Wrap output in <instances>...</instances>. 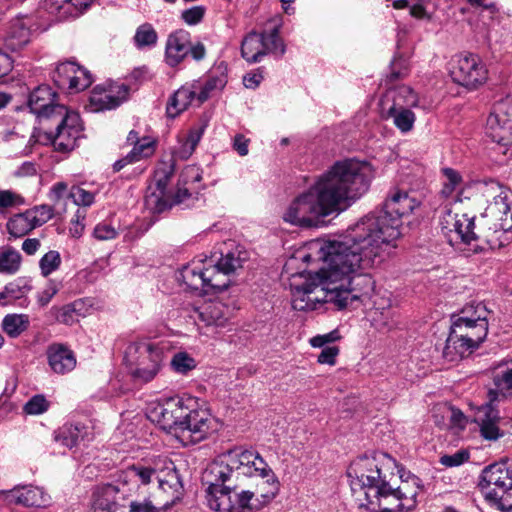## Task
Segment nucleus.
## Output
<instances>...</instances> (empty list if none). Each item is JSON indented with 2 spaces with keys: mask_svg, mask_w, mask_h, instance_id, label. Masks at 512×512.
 Returning a JSON list of instances; mask_svg holds the SVG:
<instances>
[{
  "mask_svg": "<svg viewBox=\"0 0 512 512\" xmlns=\"http://www.w3.org/2000/svg\"><path fill=\"white\" fill-rule=\"evenodd\" d=\"M400 235L399 226H349L341 241L316 239L297 250L283 266L293 309L311 311L332 303L341 310L355 300L370 298L375 281L370 274L356 271Z\"/></svg>",
  "mask_w": 512,
  "mask_h": 512,
  "instance_id": "f257e3e1",
  "label": "nucleus"
},
{
  "mask_svg": "<svg viewBox=\"0 0 512 512\" xmlns=\"http://www.w3.org/2000/svg\"><path fill=\"white\" fill-rule=\"evenodd\" d=\"M442 173L445 176L446 181L444 182L441 190V195L445 198H449L461 183L462 178L460 174L452 168H444Z\"/></svg>",
  "mask_w": 512,
  "mask_h": 512,
  "instance_id": "864d4df0",
  "label": "nucleus"
},
{
  "mask_svg": "<svg viewBox=\"0 0 512 512\" xmlns=\"http://www.w3.org/2000/svg\"><path fill=\"white\" fill-rule=\"evenodd\" d=\"M129 88L125 84H112L108 88L96 86L89 97V109L92 112L111 110L127 99Z\"/></svg>",
  "mask_w": 512,
  "mask_h": 512,
  "instance_id": "6ab92c4d",
  "label": "nucleus"
},
{
  "mask_svg": "<svg viewBox=\"0 0 512 512\" xmlns=\"http://www.w3.org/2000/svg\"><path fill=\"white\" fill-rule=\"evenodd\" d=\"M148 418L161 429L175 435L189 434L191 442L205 439L212 430L213 417L207 409L199 408L193 397H170L152 406Z\"/></svg>",
  "mask_w": 512,
  "mask_h": 512,
  "instance_id": "20e7f679",
  "label": "nucleus"
},
{
  "mask_svg": "<svg viewBox=\"0 0 512 512\" xmlns=\"http://www.w3.org/2000/svg\"><path fill=\"white\" fill-rule=\"evenodd\" d=\"M68 197L72 199L75 205L83 207L91 206L95 201V194L81 186H72Z\"/></svg>",
  "mask_w": 512,
  "mask_h": 512,
  "instance_id": "603ef678",
  "label": "nucleus"
},
{
  "mask_svg": "<svg viewBox=\"0 0 512 512\" xmlns=\"http://www.w3.org/2000/svg\"><path fill=\"white\" fill-rule=\"evenodd\" d=\"M202 170L195 165L186 166L179 177L177 190L173 194L174 203H183L190 198L193 193H198L201 189Z\"/></svg>",
  "mask_w": 512,
  "mask_h": 512,
  "instance_id": "b1692460",
  "label": "nucleus"
},
{
  "mask_svg": "<svg viewBox=\"0 0 512 512\" xmlns=\"http://www.w3.org/2000/svg\"><path fill=\"white\" fill-rule=\"evenodd\" d=\"M340 334L338 330H333L327 334L317 335L310 340V344L313 347H323L328 343L335 342L340 339Z\"/></svg>",
  "mask_w": 512,
  "mask_h": 512,
  "instance_id": "0e129e2a",
  "label": "nucleus"
},
{
  "mask_svg": "<svg viewBox=\"0 0 512 512\" xmlns=\"http://www.w3.org/2000/svg\"><path fill=\"white\" fill-rule=\"evenodd\" d=\"M249 259V253L241 246L231 245L225 251H221V257L214 265L205 267V288L208 293L222 292L230 285L229 275L242 268Z\"/></svg>",
  "mask_w": 512,
  "mask_h": 512,
  "instance_id": "9d476101",
  "label": "nucleus"
},
{
  "mask_svg": "<svg viewBox=\"0 0 512 512\" xmlns=\"http://www.w3.org/2000/svg\"><path fill=\"white\" fill-rule=\"evenodd\" d=\"M477 345L478 341L473 340L464 330L451 326L442 356L448 362H455L471 354Z\"/></svg>",
  "mask_w": 512,
  "mask_h": 512,
  "instance_id": "aec40b11",
  "label": "nucleus"
},
{
  "mask_svg": "<svg viewBox=\"0 0 512 512\" xmlns=\"http://www.w3.org/2000/svg\"><path fill=\"white\" fill-rule=\"evenodd\" d=\"M77 303H69L63 306H53L48 312V317L54 321L65 325H71L77 321Z\"/></svg>",
  "mask_w": 512,
  "mask_h": 512,
  "instance_id": "4c0bfd02",
  "label": "nucleus"
},
{
  "mask_svg": "<svg viewBox=\"0 0 512 512\" xmlns=\"http://www.w3.org/2000/svg\"><path fill=\"white\" fill-rule=\"evenodd\" d=\"M190 34L185 30H177L170 34L166 42V63L175 67L189 54Z\"/></svg>",
  "mask_w": 512,
  "mask_h": 512,
  "instance_id": "393cba45",
  "label": "nucleus"
},
{
  "mask_svg": "<svg viewBox=\"0 0 512 512\" xmlns=\"http://www.w3.org/2000/svg\"><path fill=\"white\" fill-rule=\"evenodd\" d=\"M203 132L204 126L194 127L190 130L186 141L182 145V150L179 152L182 158H188L193 153L203 136Z\"/></svg>",
  "mask_w": 512,
  "mask_h": 512,
  "instance_id": "3c124183",
  "label": "nucleus"
},
{
  "mask_svg": "<svg viewBox=\"0 0 512 512\" xmlns=\"http://www.w3.org/2000/svg\"><path fill=\"white\" fill-rule=\"evenodd\" d=\"M486 129L491 131L495 141L504 139V135L495 133L512 129V98L506 97L494 104L487 118Z\"/></svg>",
  "mask_w": 512,
  "mask_h": 512,
  "instance_id": "4be33fe9",
  "label": "nucleus"
},
{
  "mask_svg": "<svg viewBox=\"0 0 512 512\" xmlns=\"http://www.w3.org/2000/svg\"><path fill=\"white\" fill-rule=\"evenodd\" d=\"M258 475L263 480L262 484L269 486L267 493L261 494L264 502H270L277 494L279 483L272 469L265 460L254 451H228L212 461L205 469V479L210 485L216 481H235L241 476Z\"/></svg>",
  "mask_w": 512,
  "mask_h": 512,
  "instance_id": "39448f33",
  "label": "nucleus"
},
{
  "mask_svg": "<svg viewBox=\"0 0 512 512\" xmlns=\"http://www.w3.org/2000/svg\"><path fill=\"white\" fill-rule=\"evenodd\" d=\"M88 436V427L81 424H64L55 432V441L67 448L77 446Z\"/></svg>",
  "mask_w": 512,
  "mask_h": 512,
  "instance_id": "c756f323",
  "label": "nucleus"
},
{
  "mask_svg": "<svg viewBox=\"0 0 512 512\" xmlns=\"http://www.w3.org/2000/svg\"><path fill=\"white\" fill-rule=\"evenodd\" d=\"M158 36L151 24L140 25L134 35V43L138 48L151 47L157 42Z\"/></svg>",
  "mask_w": 512,
  "mask_h": 512,
  "instance_id": "37998d69",
  "label": "nucleus"
},
{
  "mask_svg": "<svg viewBox=\"0 0 512 512\" xmlns=\"http://www.w3.org/2000/svg\"><path fill=\"white\" fill-rule=\"evenodd\" d=\"M373 176L367 161L338 160L291 201L283 220L289 224H318L325 217L337 216L368 191Z\"/></svg>",
  "mask_w": 512,
  "mask_h": 512,
  "instance_id": "f03ea898",
  "label": "nucleus"
},
{
  "mask_svg": "<svg viewBox=\"0 0 512 512\" xmlns=\"http://www.w3.org/2000/svg\"><path fill=\"white\" fill-rule=\"evenodd\" d=\"M127 473L130 477L136 478L141 484H149L152 478L156 479L158 474L154 468L141 464L130 466Z\"/></svg>",
  "mask_w": 512,
  "mask_h": 512,
  "instance_id": "8fccbe9b",
  "label": "nucleus"
},
{
  "mask_svg": "<svg viewBox=\"0 0 512 512\" xmlns=\"http://www.w3.org/2000/svg\"><path fill=\"white\" fill-rule=\"evenodd\" d=\"M21 254L13 249L8 248L0 253V273L13 275L18 272L21 266Z\"/></svg>",
  "mask_w": 512,
  "mask_h": 512,
  "instance_id": "58836bf2",
  "label": "nucleus"
},
{
  "mask_svg": "<svg viewBox=\"0 0 512 512\" xmlns=\"http://www.w3.org/2000/svg\"><path fill=\"white\" fill-rule=\"evenodd\" d=\"M227 84V76L223 71L211 72L204 84H194L197 88L198 105L204 103L212 92L222 90Z\"/></svg>",
  "mask_w": 512,
  "mask_h": 512,
  "instance_id": "f704fd0d",
  "label": "nucleus"
},
{
  "mask_svg": "<svg viewBox=\"0 0 512 512\" xmlns=\"http://www.w3.org/2000/svg\"><path fill=\"white\" fill-rule=\"evenodd\" d=\"M29 324V317L26 314H7L1 326L9 337L17 338L28 329Z\"/></svg>",
  "mask_w": 512,
  "mask_h": 512,
  "instance_id": "c9c22d12",
  "label": "nucleus"
},
{
  "mask_svg": "<svg viewBox=\"0 0 512 512\" xmlns=\"http://www.w3.org/2000/svg\"><path fill=\"white\" fill-rule=\"evenodd\" d=\"M119 493V488L113 484H105L98 487L93 493V507L95 510L103 512L118 511L116 496Z\"/></svg>",
  "mask_w": 512,
  "mask_h": 512,
  "instance_id": "473e14b6",
  "label": "nucleus"
},
{
  "mask_svg": "<svg viewBox=\"0 0 512 512\" xmlns=\"http://www.w3.org/2000/svg\"><path fill=\"white\" fill-rule=\"evenodd\" d=\"M36 26L32 16H17L12 18L5 27L2 41L4 46L11 51L24 48L31 40V35Z\"/></svg>",
  "mask_w": 512,
  "mask_h": 512,
  "instance_id": "f3484780",
  "label": "nucleus"
},
{
  "mask_svg": "<svg viewBox=\"0 0 512 512\" xmlns=\"http://www.w3.org/2000/svg\"><path fill=\"white\" fill-rule=\"evenodd\" d=\"M469 459L467 450H458L452 455H443L440 457L439 462L446 467H457Z\"/></svg>",
  "mask_w": 512,
  "mask_h": 512,
  "instance_id": "680f3d73",
  "label": "nucleus"
},
{
  "mask_svg": "<svg viewBox=\"0 0 512 512\" xmlns=\"http://www.w3.org/2000/svg\"><path fill=\"white\" fill-rule=\"evenodd\" d=\"M484 374L492 380L494 388H489L487 400L500 403L512 397V359H502L485 369Z\"/></svg>",
  "mask_w": 512,
  "mask_h": 512,
  "instance_id": "4468645a",
  "label": "nucleus"
},
{
  "mask_svg": "<svg viewBox=\"0 0 512 512\" xmlns=\"http://www.w3.org/2000/svg\"><path fill=\"white\" fill-rule=\"evenodd\" d=\"M419 203L406 192L396 191L389 196L381 207L375 208L366 217L369 224H389L395 221H405L413 213Z\"/></svg>",
  "mask_w": 512,
  "mask_h": 512,
  "instance_id": "9b49d317",
  "label": "nucleus"
},
{
  "mask_svg": "<svg viewBox=\"0 0 512 512\" xmlns=\"http://www.w3.org/2000/svg\"><path fill=\"white\" fill-rule=\"evenodd\" d=\"M32 290L30 281L26 278L19 277L14 281L5 285L0 292V305L7 306L12 301L22 299Z\"/></svg>",
  "mask_w": 512,
  "mask_h": 512,
  "instance_id": "72a5a7b5",
  "label": "nucleus"
},
{
  "mask_svg": "<svg viewBox=\"0 0 512 512\" xmlns=\"http://www.w3.org/2000/svg\"><path fill=\"white\" fill-rule=\"evenodd\" d=\"M197 100V88L195 85H185L175 91L169 98L166 106V114L169 118H176Z\"/></svg>",
  "mask_w": 512,
  "mask_h": 512,
  "instance_id": "cd10ccee",
  "label": "nucleus"
},
{
  "mask_svg": "<svg viewBox=\"0 0 512 512\" xmlns=\"http://www.w3.org/2000/svg\"><path fill=\"white\" fill-rule=\"evenodd\" d=\"M11 497L16 504L26 507H42L48 502V498L42 489L33 486H24L20 489L10 491Z\"/></svg>",
  "mask_w": 512,
  "mask_h": 512,
  "instance_id": "2f4dec72",
  "label": "nucleus"
},
{
  "mask_svg": "<svg viewBox=\"0 0 512 512\" xmlns=\"http://www.w3.org/2000/svg\"><path fill=\"white\" fill-rule=\"evenodd\" d=\"M174 174L173 162H161L153 177L156 190L146 195V204L157 213L176 205L173 202V195L167 193V186Z\"/></svg>",
  "mask_w": 512,
  "mask_h": 512,
  "instance_id": "2eb2a0df",
  "label": "nucleus"
},
{
  "mask_svg": "<svg viewBox=\"0 0 512 512\" xmlns=\"http://www.w3.org/2000/svg\"><path fill=\"white\" fill-rule=\"evenodd\" d=\"M239 478L235 481L219 480L215 485L205 479L202 474V483L206 486V500L208 506L214 511L228 512H254L261 509L268 502L255 498V493L249 490L239 491Z\"/></svg>",
  "mask_w": 512,
  "mask_h": 512,
  "instance_id": "423d86ee",
  "label": "nucleus"
},
{
  "mask_svg": "<svg viewBox=\"0 0 512 512\" xmlns=\"http://www.w3.org/2000/svg\"><path fill=\"white\" fill-rule=\"evenodd\" d=\"M47 359L50 368L57 374H65L76 366V358L72 350L61 343H53L48 346Z\"/></svg>",
  "mask_w": 512,
  "mask_h": 512,
  "instance_id": "a878e982",
  "label": "nucleus"
},
{
  "mask_svg": "<svg viewBox=\"0 0 512 512\" xmlns=\"http://www.w3.org/2000/svg\"><path fill=\"white\" fill-rule=\"evenodd\" d=\"M56 93L47 85H40L29 95L28 107L30 111L40 118L42 125H48L50 119L56 116L57 108H66L64 105L54 103Z\"/></svg>",
  "mask_w": 512,
  "mask_h": 512,
  "instance_id": "a211bd4d",
  "label": "nucleus"
},
{
  "mask_svg": "<svg viewBox=\"0 0 512 512\" xmlns=\"http://www.w3.org/2000/svg\"><path fill=\"white\" fill-rule=\"evenodd\" d=\"M59 291V286L56 281L50 279L46 285V287L38 293L37 302L41 307H45L49 304L52 298Z\"/></svg>",
  "mask_w": 512,
  "mask_h": 512,
  "instance_id": "052dcab7",
  "label": "nucleus"
},
{
  "mask_svg": "<svg viewBox=\"0 0 512 512\" xmlns=\"http://www.w3.org/2000/svg\"><path fill=\"white\" fill-rule=\"evenodd\" d=\"M93 0H46L47 9L51 13H59L63 10L64 13H71L70 6L78 10L86 9Z\"/></svg>",
  "mask_w": 512,
  "mask_h": 512,
  "instance_id": "c03bdc74",
  "label": "nucleus"
},
{
  "mask_svg": "<svg viewBox=\"0 0 512 512\" xmlns=\"http://www.w3.org/2000/svg\"><path fill=\"white\" fill-rule=\"evenodd\" d=\"M486 244L490 249L501 248L512 241V226L489 227L486 232Z\"/></svg>",
  "mask_w": 512,
  "mask_h": 512,
  "instance_id": "e433bc0d",
  "label": "nucleus"
},
{
  "mask_svg": "<svg viewBox=\"0 0 512 512\" xmlns=\"http://www.w3.org/2000/svg\"><path fill=\"white\" fill-rule=\"evenodd\" d=\"M24 199L11 190L0 189V214H4L9 208L23 204Z\"/></svg>",
  "mask_w": 512,
  "mask_h": 512,
  "instance_id": "bf43d9fd",
  "label": "nucleus"
},
{
  "mask_svg": "<svg viewBox=\"0 0 512 512\" xmlns=\"http://www.w3.org/2000/svg\"><path fill=\"white\" fill-rule=\"evenodd\" d=\"M205 267L195 269L189 266L184 267L182 270V278L185 284L193 290H203L205 288Z\"/></svg>",
  "mask_w": 512,
  "mask_h": 512,
  "instance_id": "a18cd8bd",
  "label": "nucleus"
},
{
  "mask_svg": "<svg viewBox=\"0 0 512 512\" xmlns=\"http://www.w3.org/2000/svg\"><path fill=\"white\" fill-rule=\"evenodd\" d=\"M154 151V142L149 137H144L140 142L133 145V149L128 153L134 162L142 158L149 157Z\"/></svg>",
  "mask_w": 512,
  "mask_h": 512,
  "instance_id": "6e6d98bb",
  "label": "nucleus"
},
{
  "mask_svg": "<svg viewBox=\"0 0 512 512\" xmlns=\"http://www.w3.org/2000/svg\"><path fill=\"white\" fill-rule=\"evenodd\" d=\"M61 264V256L58 251L50 250L45 253L39 261L41 274L44 277L49 276L52 272L56 271Z\"/></svg>",
  "mask_w": 512,
  "mask_h": 512,
  "instance_id": "09e8293b",
  "label": "nucleus"
},
{
  "mask_svg": "<svg viewBox=\"0 0 512 512\" xmlns=\"http://www.w3.org/2000/svg\"><path fill=\"white\" fill-rule=\"evenodd\" d=\"M482 196H485L487 199H493V201L488 203L485 212L482 213V217L488 218L494 224L508 220L512 222L509 191L507 188L503 187L499 182L491 180L482 185Z\"/></svg>",
  "mask_w": 512,
  "mask_h": 512,
  "instance_id": "ddd939ff",
  "label": "nucleus"
},
{
  "mask_svg": "<svg viewBox=\"0 0 512 512\" xmlns=\"http://www.w3.org/2000/svg\"><path fill=\"white\" fill-rule=\"evenodd\" d=\"M477 308L478 304L475 302L465 305L461 310V315L453 321L452 326L460 330L476 327L477 322L480 320V316L475 317Z\"/></svg>",
  "mask_w": 512,
  "mask_h": 512,
  "instance_id": "ea45409f",
  "label": "nucleus"
},
{
  "mask_svg": "<svg viewBox=\"0 0 512 512\" xmlns=\"http://www.w3.org/2000/svg\"><path fill=\"white\" fill-rule=\"evenodd\" d=\"M129 512H161V509L154 506L149 499H144L143 501H131Z\"/></svg>",
  "mask_w": 512,
  "mask_h": 512,
  "instance_id": "338daca9",
  "label": "nucleus"
},
{
  "mask_svg": "<svg viewBox=\"0 0 512 512\" xmlns=\"http://www.w3.org/2000/svg\"><path fill=\"white\" fill-rule=\"evenodd\" d=\"M442 414L443 417L446 416L449 419L448 424L443 423L447 428L461 431L466 427L468 420L460 409L454 406H444Z\"/></svg>",
  "mask_w": 512,
  "mask_h": 512,
  "instance_id": "49530a36",
  "label": "nucleus"
},
{
  "mask_svg": "<svg viewBox=\"0 0 512 512\" xmlns=\"http://www.w3.org/2000/svg\"><path fill=\"white\" fill-rule=\"evenodd\" d=\"M77 64L71 61L60 63L54 73L53 81L61 89H67L73 74L76 73Z\"/></svg>",
  "mask_w": 512,
  "mask_h": 512,
  "instance_id": "a19ab883",
  "label": "nucleus"
},
{
  "mask_svg": "<svg viewBox=\"0 0 512 512\" xmlns=\"http://www.w3.org/2000/svg\"><path fill=\"white\" fill-rule=\"evenodd\" d=\"M448 232V242L451 246H457L461 243L469 245L471 241H476L477 236L472 230L474 226H453Z\"/></svg>",
  "mask_w": 512,
  "mask_h": 512,
  "instance_id": "79ce46f5",
  "label": "nucleus"
},
{
  "mask_svg": "<svg viewBox=\"0 0 512 512\" xmlns=\"http://www.w3.org/2000/svg\"><path fill=\"white\" fill-rule=\"evenodd\" d=\"M53 208L43 204L26 210L24 213L15 214L7 224H45L52 219Z\"/></svg>",
  "mask_w": 512,
  "mask_h": 512,
  "instance_id": "7c9ffc66",
  "label": "nucleus"
},
{
  "mask_svg": "<svg viewBox=\"0 0 512 512\" xmlns=\"http://www.w3.org/2000/svg\"><path fill=\"white\" fill-rule=\"evenodd\" d=\"M338 354L339 348L337 346H326L318 355V362L321 364L334 365Z\"/></svg>",
  "mask_w": 512,
  "mask_h": 512,
  "instance_id": "69168bd1",
  "label": "nucleus"
},
{
  "mask_svg": "<svg viewBox=\"0 0 512 512\" xmlns=\"http://www.w3.org/2000/svg\"><path fill=\"white\" fill-rule=\"evenodd\" d=\"M498 405L490 400L482 404V439L496 441L505 435V432L498 426L501 420Z\"/></svg>",
  "mask_w": 512,
  "mask_h": 512,
  "instance_id": "bb28decb",
  "label": "nucleus"
},
{
  "mask_svg": "<svg viewBox=\"0 0 512 512\" xmlns=\"http://www.w3.org/2000/svg\"><path fill=\"white\" fill-rule=\"evenodd\" d=\"M170 344L166 341L142 340L131 343L126 349V361L135 382L148 383L159 373Z\"/></svg>",
  "mask_w": 512,
  "mask_h": 512,
  "instance_id": "0eeeda50",
  "label": "nucleus"
},
{
  "mask_svg": "<svg viewBox=\"0 0 512 512\" xmlns=\"http://www.w3.org/2000/svg\"><path fill=\"white\" fill-rule=\"evenodd\" d=\"M419 104L418 95L406 85L388 90L380 101V115L383 119H392L393 124L402 133L410 132L416 121L411 110Z\"/></svg>",
  "mask_w": 512,
  "mask_h": 512,
  "instance_id": "1a4fd4ad",
  "label": "nucleus"
},
{
  "mask_svg": "<svg viewBox=\"0 0 512 512\" xmlns=\"http://www.w3.org/2000/svg\"><path fill=\"white\" fill-rule=\"evenodd\" d=\"M477 56L473 54H461L453 61L450 73L454 82L475 88L480 72L478 70Z\"/></svg>",
  "mask_w": 512,
  "mask_h": 512,
  "instance_id": "412c9836",
  "label": "nucleus"
},
{
  "mask_svg": "<svg viewBox=\"0 0 512 512\" xmlns=\"http://www.w3.org/2000/svg\"><path fill=\"white\" fill-rule=\"evenodd\" d=\"M192 317L205 326L224 327L229 319V308L221 301L208 300L193 308Z\"/></svg>",
  "mask_w": 512,
  "mask_h": 512,
  "instance_id": "5701e85b",
  "label": "nucleus"
},
{
  "mask_svg": "<svg viewBox=\"0 0 512 512\" xmlns=\"http://www.w3.org/2000/svg\"><path fill=\"white\" fill-rule=\"evenodd\" d=\"M56 116L50 119L48 125H42L45 131L39 136L43 145L51 144L56 151L70 152L82 135V124L78 113L67 108H57Z\"/></svg>",
  "mask_w": 512,
  "mask_h": 512,
  "instance_id": "6e6552de",
  "label": "nucleus"
},
{
  "mask_svg": "<svg viewBox=\"0 0 512 512\" xmlns=\"http://www.w3.org/2000/svg\"><path fill=\"white\" fill-rule=\"evenodd\" d=\"M171 366L176 372L186 374L196 367V361L186 352H178L173 356Z\"/></svg>",
  "mask_w": 512,
  "mask_h": 512,
  "instance_id": "5fc2aeb1",
  "label": "nucleus"
},
{
  "mask_svg": "<svg viewBox=\"0 0 512 512\" xmlns=\"http://www.w3.org/2000/svg\"><path fill=\"white\" fill-rule=\"evenodd\" d=\"M284 52L285 46L276 27L269 33H249L241 45V55L249 63L260 62L268 53L283 55Z\"/></svg>",
  "mask_w": 512,
  "mask_h": 512,
  "instance_id": "f8f14e48",
  "label": "nucleus"
},
{
  "mask_svg": "<svg viewBox=\"0 0 512 512\" xmlns=\"http://www.w3.org/2000/svg\"><path fill=\"white\" fill-rule=\"evenodd\" d=\"M485 500L493 507H496L502 512H512V501H506L504 495L498 493H485Z\"/></svg>",
  "mask_w": 512,
  "mask_h": 512,
  "instance_id": "e2e57ef3",
  "label": "nucleus"
},
{
  "mask_svg": "<svg viewBox=\"0 0 512 512\" xmlns=\"http://www.w3.org/2000/svg\"><path fill=\"white\" fill-rule=\"evenodd\" d=\"M494 486L487 493L505 492L512 488V459L504 458L482 469V489Z\"/></svg>",
  "mask_w": 512,
  "mask_h": 512,
  "instance_id": "dca6fc26",
  "label": "nucleus"
},
{
  "mask_svg": "<svg viewBox=\"0 0 512 512\" xmlns=\"http://www.w3.org/2000/svg\"><path fill=\"white\" fill-rule=\"evenodd\" d=\"M93 82L91 73L81 66H77L76 73L73 74L71 83L67 89L73 92H79L88 88Z\"/></svg>",
  "mask_w": 512,
  "mask_h": 512,
  "instance_id": "de8ad7c7",
  "label": "nucleus"
},
{
  "mask_svg": "<svg viewBox=\"0 0 512 512\" xmlns=\"http://www.w3.org/2000/svg\"><path fill=\"white\" fill-rule=\"evenodd\" d=\"M395 460L386 453H375L369 457L362 455L355 459L347 469L351 490L361 501L364 496L365 506L372 511L380 512H408L417 505V495L423 489L422 480L411 472H400V484L387 480L379 467V461Z\"/></svg>",
  "mask_w": 512,
  "mask_h": 512,
  "instance_id": "7ed1b4c3",
  "label": "nucleus"
},
{
  "mask_svg": "<svg viewBox=\"0 0 512 512\" xmlns=\"http://www.w3.org/2000/svg\"><path fill=\"white\" fill-rule=\"evenodd\" d=\"M49 408V402L46 398L37 394L31 397L23 407V411L28 415H39L46 412Z\"/></svg>",
  "mask_w": 512,
  "mask_h": 512,
  "instance_id": "4d7b16f0",
  "label": "nucleus"
},
{
  "mask_svg": "<svg viewBox=\"0 0 512 512\" xmlns=\"http://www.w3.org/2000/svg\"><path fill=\"white\" fill-rule=\"evenodd\" d=\"M158 488L171 496V503L179 500L183 494V483L175 466L171 463L170 467L158 472L156 476Z\"/></svg>",
  "mask_w": 512,
  "mask_h": 512,
  "instance_id": "c85d7f7f",
  "label": "nucleus"
},
{
  "mask_svg": "<svg viewBox=\"0 0 512 512\" xmlns=\"http://www.w3.org/2000/svg\"><path fill=\"white\" fill-rule=\"evenodd\" d=\"M206 14V7L203 5L193 6L181 12V19L189 26H195L202 22Z\"/></svg>",
  "mask_w": 512,
  "mask_h": 512,
  "instance_id": "13d9d810",
  "label": "nucleus"
},
{
  "mask_svg": "<svg viewBox=\"0 0 512 512\" xmlns=\"http://www.w3.org/2000/svg\"><path fill=\"white\" fill-rule=\"evenodd\" d=\"M118 231L114 226H95L93 235L99 240H110L116 237Z\"/></svg>",
  "mask_w": 512,
  "mask_h": 512,
  "instance_id": "774afa93",
  "label": "nucleus"
}]
</instances>
